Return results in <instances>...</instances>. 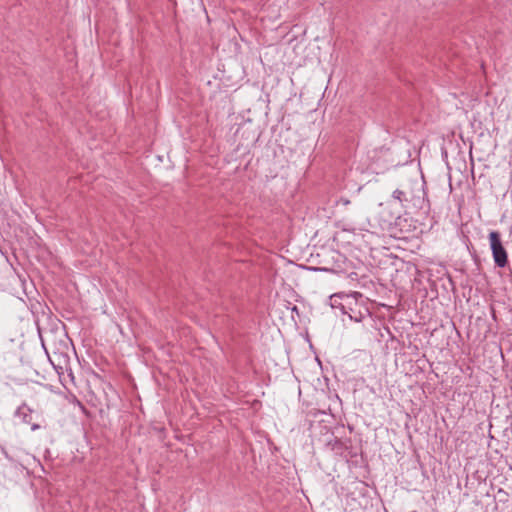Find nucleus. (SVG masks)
Returning a JSON list of instances; mask_svg holds the SVG:
<instances>
[{
    "label": "nucleus",
    "instance_id": "1",
    "mask_svg": "<svg viewBox=\"0 0 512 512\" xmlns=\"http://www.w3.org/2000/svg\"><path fill=\"white\" fill-rule=\"evenodd\" d=\"M357 263H354L349 258H337L333 261L331 266L314 267L306 265H297V267L314 272H330L337 275H345L352 280H358L365 277L366 267L356 258Z\"/></svg>",
    "mask_w": 512,
    "mask_h": 512
},
{
    "label": "nucleus",
    "instance_id": "2",
    "mask_svg": "<svg viewBox=\"0 0 512 512\" xmlns=\"http://www.w3.org/2000/svg\"><path fill=\"white\" fill-rule=\"evenodd\" d=\"M60 339L56 341V335L52 332H49L45 336H41L42 345L51 361L54 365L50 354H53L58 361L63 360L64 363H67V351L69 349L67 343V337L65 334H60Z\"/></svg>",
    "mask_w": 512,
    "mask_h": 512
},
{
    "label": "nucleus",
    "instance_id": "3",
    "mask_svg": "<svg viewBox=\"0 0 512 512\" xmlns=\"http://www.w3.org/2000/svg\"><path fill=\"white\" fill-rule=\"evenodd\" d=\"M375 215L382 229L390 230L393 225H398L400 219V207L395 201L380 203L375 210Z\"/></svg>",
    "mask_w": 512,
    "mask_h": 512
},
{
    "label": "nucleus",
    "instance_id": "4",
    "mask_svg": "<svg viewBox=\"0 0 512 512\" xmlns=\"http://www.w3.org/2000/svg\"><path fill=\"white\" fill-rule=\"evenodd\" d=\"M350 304L346 308L343 315H348L350 320L355 322H362L366 318H371V313L365 305L363 295L360 292L350 293V298L347 299Z\"/></svg>",
    "mask_w": 512,
    "mask_h": 512
},
{
    "label": "nucleus",
    "instance_id": "5",
    "mask_svg": "<svg viewBox=\"0 0 512 512\" xmlns=\"http://www.w3.org/2000/svg\"><path fill=\"white\" fill-rule=\"evenodd\" d=\"M487 241L492 256H508L506 247H510L512 241H504L499 231H491L487 237Z\"/></svg>",
    "mask_w": 512,
    "mask_h": 512
},
{
    "label": "nucleus",
    "instance_id": "6",
    "mask_svg": "<svg viewBox=\"0 0 512 512\" xmlns=\"http://www.w3.org/2000/svg\"><path fill=\"white\" fill-rule=\"evenodd\" d=\"M406 213L409 214H417L423 210V214H427L429 210V201L425 198V194L423 191L418 189L416 191V196H412L411 201H408L407 204L403 205Z\"/></svg>",
    "mask_w": 512,
    "mask_h": 512
},
{
    "label": "nucleus",
    "instance_id": "7",
    "mask_svg": "<svg viewBox=\"0 0 512 512\" xmlns=\"http://www.w3.org/2000/svg\"><path fill=\"white\" fill-rule=\"evenodd\" d=\"M467 240L466 246L471 256H479L487 252V239L484 237L474 238L472 241Z\"/></svg>",
    "mask_w": 512,
    "mask_h": 512
},
{
    "label": "nucleus",
    "instance_id": "8",
    "mask_svg": "<svg viewBox=\"0 0 512 512\" xmlns=\"http://www.w3.org/2000/svg\"><path fill=\"white\" fill-rule=\"evenodd\" d=\"M349 298H350V293L349 294H347L345 292L334 293L329 296V305L332 309H339L340 312L343 314L345 309L349 308L348 304H350V303L347 300Z\"/></svg>",
    "mask_w": 512,
    "mask_h": 512
},
{
    "label": "nucleus",
    "instance_id": "9",
    "mask_svg": "<svg viewBox=\"0 0 512 512\" xmlns=\"http://www.w3.org/2000/svg\"><path fill=\"white\" fill-rule=\"evenodd\" d=\"M326 446L329 447L337 455L344 456V452L351 449V438L342 440L341 438L333 437L327 441Z\"/></svg>",
    "mask_w": 512,
    "mask_h": 512
},
{
    "label": "nucleus",
    "instance_id": "10",
    "mask_svg": "<svg viewBox=\"0 0 512 512\" xmlns=\"http://www.w3.org/2000/svg\"><path fill=\"white\" fill-rule=\"evenodd\" d=\"M15 415L20 417L26 424H30L32 421V409H30L25 403L17 408Z\"/></svg>",
    "mask_w": 512,
    "mask_h": 512
},
{
    "label": "nucleus",
    "instance_id": "11",
    "mask_svg": "<svg viewBox=\"0 0 512 512\" xmlns=\"http://www.w3.org/2000/svg\"><path fill=\"white\" fill-rule=\"evenodd\" d=\"M401 262V269L405 267L406 271L409 273L411 277H413L415 280L419 274V270L417 268V265L411 261H404L403 258H398Z\"/></svg>",
    "mask_w": 512,
    "mask_h": 512
},
{
    "label": "nucleus",
    "instance_id": "12",
    "mask_svg": "<svg viewBox=\"0 0 512 512\" xmlns=\"http://www.w3.org/2000/svg\"><path fill=\"white\" fill-rule=\"evenodd\" d=\"M363 220H365V219L363 218ZM343 230L355 232L356 230L364 231L367 229H366L365 221H362V222L358 223L357 225L345 224L343 226Z\"/></svg>",
    "mask_w": 512,
    "mask_h": 512
},
{
    "label": "nucleus",
    "instance_id": "13",
    "mask_svg": "<svg viewBox=\"0 0 512 512\" xmlns=\"http://www.w3.org/2000/svg\"><path fill=\"white\" fill-rule=\"evenodd\" d=\"M405 194H408V189H404V190L397 189L393 192V197H394V199H397L403 206L405 204V200H406Z\"/></svg>",
    "mask_w": 512,
    "mask_h": 512
},
{
    "label": "nucleus",
    "instance_id": "14",
    "mask_svg": "<svg viewBox=\"0 0 512 512\" xmlns=\"http://www.w3.org/2000/svg\"><path fill=\"white\" fill-rule=\"evenodd\" d=\"M508 259L509 258H494V261H495L496 266L503 268V267L507 266Z\"/></svg>",
    "mask_w": 512,
    "mask_h": 512
},
{
    "label": "nucleus",
    "instance_id": "15",
    "mask_svg": "<svg viewBox=\"0 0 512 512\" xmlns=\"http://www.w3.org/2000/svg\"><path fill=\"white\" fill-rule=\"evenodd\" d=\"M349 204H350V201L348 199H346V198H340L339 200L336 201V206L337 207L340 206V205L347 206Z\"/></svg>",
    "mask_w": 512,
    "mask_h": 512
},
{
    "label": "nucleus",
    "instance_id": "16",
    "mask_svg": "<svg viewBox=\"0 0 512 512\" xmlns=\"http://www.w3.org/2000/svg\"><path fill=\"white\" fill-rule=\"evenodd\" d=\"M405 195H406L405 204H407L408 201H411L412 196H416V193L413 190L408 189V194H405Z\"/></svg>",
    "mask_w": 512,
    "mask_h": 512
},
{
    "label": "nucleus",
    "instance_id": "17",
    "mask_svg": "<svg viewBox=\"0 0 512 512\" xmlns=\"http://www.w3.org/2000/svg\"><path fill=\"white\" fill-rule=\"evenodd\" d=\"M349 454L350 457H355L357 456V453L355 451H353V448L351 447V449L349 450H346Z\"/></svg>",
    "mask_w": 512,
    "mask_h": 512
},
{
    "label": "nucleus",
    "instance_id": "18",
    "mask_svg": "<svg viewBox=\"0 0 512 512\" xmlns=\"http://www.w3.org/2000/svg\"><path fill=\"white\" fill-rule=\"evenodd\" d=\"M39 428H40V425H38V424H32V426H31L32 430H37Z\"/></svg>",
    "mask_w": 512,
    "mask_h": 512
},
{
    "label": "nucleus",
    "instance_id": "19",
    "mask_svg": "<svg viewBox=\"0 0 512 512\" xmlns=\"http://www.w3.org/2000/svg\"><path fill=\"white\" fill-rule=\"evenodd\" d=\"M473 259H474V261H475V264H476L477 266H479V259H480V258L475 257V258H473Z\"/></svg>",
    "mask_w": 512,
    "mask_h": 512
},
{
    "label": "nucleus",
    "instance_id": "20",
    "mask_svg": "<svg viewBox=\"0 0 512 512\" xmlns=\"http://www.w3.org/2000/svg\"><path fill=\"white\" fill-rule=\"evenodd\" d=\"M353 494L351 495H348L347 499H349L351 497L352 500H355V497H352Z\"/></svg>",
    "mask_w": 512,
    "mask_h": 512
},
{
    "label": "nucleus",
    "instance_id": "21",
    "mask_svg": "<svg viewBox=\"0 0 512 512\" xmlns=\"http://www.w3.org/2000/svg\"><path fill=\"white\" fill-rule=\"evenodd\" d=\"M6 260L10 263V265L12 266L13 264L9 261L10 258L9 257H6Z\"/></svg>",
    "mask_w": 512,
    "mask_h": 512
},
{
    "label": "nucleus",
    "instance_id": "22",
    "mask_svg": "<svg viewBox=\"0 0 512 512\" xmlns=\"http://www.w3.org/2000/svg\"><path fill=\"white\" fill-rule=\"evenodd\" d=\"M348 428H349L350 431H353V426L349 425Z\"/></svg>",
    "mask_w": 512,
    "mask_h": 512
}]
</instances>
